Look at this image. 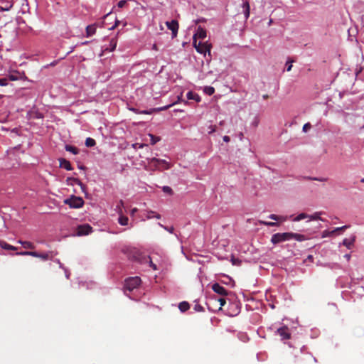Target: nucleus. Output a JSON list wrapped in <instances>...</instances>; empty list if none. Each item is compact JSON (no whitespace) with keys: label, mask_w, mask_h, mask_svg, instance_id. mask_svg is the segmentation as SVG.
I'll list each match as a JSON object with an SVG mask.
<instances>
[{"label":"nucleus","mask_w":364,"mask_h":364,"mask_svg":"<svg viewBox=\"0 0 364 364\" xmlns=\"http://www.w3.org/2000/svg\"><path fill=\"white\" fill-rule=\"evenodd\" d=\"M360 182L364 183V178H363L360 180Z\"/></svg>","instance_id":"nucleus-54"},{"label":"nucleus","mask_w":364,"mask_h":364,"mask_svg":"<svg viewBox=\"0 0 364 364\" xmlns=\"http://www.w3.org/2000/svg\"><path fill=\"white\" fill-rule=\"evenodd\" d=\"M96 32V27L95 24L89 25L86 27V36L87 37L92 36Z\"/></svg>","instance_id":"nucleus-19"},{"label":"nucleus","mask_w":364,"mask_h":364,"mask_svg":"<svg viewBox=\"0 0 364 364\" xmlns=\"http://www.w3.org/2000/svg\"><path fill=\"white\" fill-rule=\"evenodd\" d=\"M66 183L68 186H74L75 184L78 185L81 187L82 190L84 191L85 186L82 184V183L78 178L68 177L66 179Z\"/></svg>","instance_id":"nucleus-13"},{"label":"nucleus","mask_w":364,"mask_h":364,"mask_svg":"<svg viewBox=\"0 0 364 364\" xmlns=\"http://www.w3.org/2000/svg\"><path fill=\"white\" fill-rule=\"evenodd\" d=\"M8 85V80L6 78H0V85L6 86Z\"/></svg>","instance_id":"nucleus-42"},{"label":"nucleus","mask_w":364,"mask_h":364,"mask_svg":"<svg viewBox=\"0 0 364 364\" xmlns=\"http://www.w3.org/2000/svg\"><path fill=\"white\" fill-rule=\"evenodd\" d=\"M193 309L197 312H201L204 311V308L198 304L194 305Z\"/></svg>","instance_id":"nucleus-34"},{"label":"nucleus","mask_w":364,"mask_h":364,"mask_svg":"<svg viewBox=\"0 0 364 364\" xmlns=\"http://www.w3.org/2000/svg\"><path fill=\"white\" fill-rule=\"evenodd\" d=\"M296 358H298V360H299V361H302V360H304V358H301V357H299V358L298 356H296Z\"/></svg>","instance_id":"nucleus-51"},{"label":"nucleus","mask_w":364,"mask_h":364,"mask_svg":"<svg viewBox=\"0 0 364 364\" xmlns=\"http://www.w3.org/2000/svg\"><path fill=\"white\" fill-rule=\"evenodd\" d=\"M65 150L73 153V154H78V149L77 147L71 146V145H66Z\"/></svg>","instance_id":"nucleus-25"},{"label":"nucleus","mask_w":364,"mask_h":364,"mask_svg":"<svg viewBox=\"0 0 364 364\" xmlns=\"http://www.w3.org/2000/svg\"><path fill=\"white\" fill-rule=\"evenodd\" d=\"M187 98L188 100H193L198 102H199L200 101V97L198 94H196L192 91H189L187 93Z\"/></svg>","instance_id":"nucleus-20"},{"label":"nucleus","mask_w":364,"mask_h":364,"mask_svg":"<svg viewBox=\"0 0 364 364\" xmlns=\"http://www.w3.org/2000/svg\"><path fill=\"white\" fill-rule=\"evenodd\" d=\"M159 225L161 228H164L166 230H167L168 232H170V233H173V230H174L173 227H170V228H168V227H166V226L163 225H162V224H161V223H159Z\"/></svg>","instance_id":"nucleus-37"},{"label":"nucleus","mask_w":364,"mask_h":364,"mask_svg":"<svg viewBox=\"0 0 364 364\" xmlns=\"http://www.w3.org/2000/svg\"><path fill=\"white\" fill-rule=\"evenodd\" d=\"M141 284V279L139 277H129L125 279L124 289L125 291H132L137 288Z\"/></svg>","instance_id":"nucleus-5"},{"label":"nucleus","mask_w":364,"mask_h":364,"mask_svg":"<svg viewBox=\"0 0 364 364\" xmlns=\"http://www.w3.org/2000/svg\"><path fill=\"white\" fill-rule=\"evenodd\" d=\"M0 246L4 249V250H17V247H14V246H12L8 243H6V242L4 241H0Z\"/></svg>","instance_id":"nucleus-21"},{"label":"nucleus","mask_w":364,"mask_h":364,"mask_svg":"<svg viewBox=\"0 0 364 364\" xmlns=\"http://www.w3.org/2000/svg\"><path fill=\"white\" fill-rule=\"evenodd\" d=\"M18 243L21 244L23 248L25 249H29V250H34L36 248L33 243L29 241H23L21 240H18Z\"/></svg>","instance_id":"nucleus-18"},{"label":"nucleus","mask_w":364,"mask_h":364,"mask_svg":"<svg viewBox=\"0 0 364 364\" xmlns=\"http://www.w3.org/2000/svg\"><path fill=\"white\" fill-rule=\"evenodd\" d=\"M95 139H92V138H87L86 140H85V145L87 146V147H92V146H94L95 145Z\"/></svg>","instance_id":"nucleus-27"},{"label":"nucleus","mask_w":364,"mask_h":364,"mask_svg":"<svg viewBox=\"0 0 364 364\" xmlns=\"http://www.w3.org/2000/svg\"><path fill=\"white\" fill-rule=\"evenodd\" d=\"M162 190L164 193L171 195L173 193V190L169 186H164Z\"/></svg>","instance_id":"nucleus-36"},{"label":"nucleus","mask_w":364,"mask_h":364,"mask_svg":"<svg viewBox=\"0 0 364 364\" xmlns=\"http://www.w3.org/2000/svg\"><path fill=\"white\" fill-rule=\"evenodd\" d=\"M306 178H307L309 180L318 181H321V182L327 181V178H326L306 177Z\"/></svg>","instance_id":"nucleus-35"},{"label":"nucleus","mask_w":364,"mask_h":364,"mask_svg":"<svg viewBox=\"0 0 364 364\" xmlns=\"http://www.w3.org/2000/svg\"><path fill=\"white\" fill-rule=\"evenodd\" d=\"M269 218L270 219H272V220H278L280 218L279 216L277 215H274V214H271Z\"/></svg>","instance_id":"nucleus-44"},{"label":"nucleus","mask_w":364,"mask_h":364,"mask_svg":"<svg viewBox=\"0 0 364 364\" xmlns=\"http://www.w3.org/2000/svg\"><path fill=\"white\" fill-rule=\"evenodd\" d=\"M92 228L88 224L79 225L77 228V235L79 236L87 235L92 232Z\"/></svg>","instance_id":"nucleus-11"},{"label":"nucleus","mask_w":364,"mask_h":364,"mask_svg":"<svg viewBox=\"0 0 364 364\" xmlns=\"http://www.w3.org/2000/svg\"><path fill=\"white\" fill-rule=\"evenodd\" d=\"M263 98L264 99H267L268 98V95H263Z\"/></svg>","instance_id":"nucleus-52"},{"label":"nucleus","mask_w":364,"mask_h":364,"mask_svg":"<svg viewBox=\"0 0 364 364\" xmlns=\"http://www.w3.org/2000/svg\"><path fill=\"white\" fill-rule=\"evenodd\" d=\"M110 49L109 51H113L117 46V40L115 38H112L110 41Z\"/></svg>","instance_id":"nucleus-32"},{"label":"nucleus","mask_w":364,"mask_h":364,"mask_svg":"<svg viewBox=\"0 0 364 364\" xmlns=\"http://www.w3.org/2000/svg\"><path fill=\"white\" fill-rule=\"evenodd\" d=\"M59 161H60V168H63L68 171L73 170V167L69 161H68L65 159H60Z\"/></svg>","instance_id":"nucleus-15"},{"label":"nucleus","mask_w":364,"mask_h":364,"mask_svg":"<svg viewBox=\"0 0 364 364\" xmlns=\"http://www.w3.org/2000/svg\"><path fill=\"white\" fill-rule=\"evenodd\" d=\"M215 131V129L214 127V128L211 129V131L210 132V133L214 132Z\"/></svg>","instance_id":"nucleus-53"},{"label":"nucleus","mask_w":364,"mask_h":364,"mask_svg":"<svg viewBox=\"0 0 364 364\" xmlns=\"http://www.w3.org/2000/svg\"><path fill=\"white\" fill-rule=\"evenodd\" d=\"M123 207H124V202H123V200H120L119 201L118 205H117V212H118L119 210H122V208H123Z\"/></svg>","instance_id":"nucleus-40"},{"label":"nucleus","mask_w":364,"mask_h":364,"mask_svg":"<svg viewBox=\"0 0 364 364\" xmlns=\"http://www.w3.org/2000/svg\"><path fill=\"white\" fill-rule=\"evenodd\" d=\"M193 44L197 52H198L200 54H204L205 56L206 55V53H208V55L210 56V50L212 48L210 43H208V42H198L197 40H195L193 41Z\"/></svg>","instance_id":"nucleus-4"},{"label":"nucleus","mask_w":364,"mask_h":364,"mask_svg":"<svg viewBox=\"0 0 364 364\" xmlns=\"http://www.w3.org/2000/svg\"><path fill=\"white\" fill-rule=\"evenodd\" d=\"M321 215V212H316V213H314L313 215H309V218L311 220H321L320 218Z\"/></svg>","instance_id":"nucleus-28"},{"label":"nucleus","mask_w":364,"mask_h":364,"mask_svg":"<svg viewBox=\"0 0 364 364\" xmlns=\"http://www.w3.org/2000/svg\"><path fill=\"white\" fill-rule=\"evenodd\" d=\"M143 263H149V266L154 270H156L157 269L156 265L152 262L151 258L149 256H146L145 255V258H144V262Z\"/></svg>","instance_id":"nucleus-23"},{"label":"nucleus","mask_w":364,"mask_h":364,"mask_svg":"<svg viewBox=\"0 0 364 364\" xmlns=\"http://www.w3.org/2000/svg\"><path fill=\"white\" fill-rule=\"evenodd\" d=\"M277 333L281 337L282 340H288L291 338L289 328L287 326H283L277 330Z\"/></svg>","instance_id":"nucleus-9"},{"label":"nucleus","mask_w":364,"mask_h":364,"mask_svg":"<svg viewBox=\"0 0 364 364\" xmlns=\"http://www.w3.org/2000/svg\"><path fill=\"white\" fill-rule=\"evenodd\" d=\"M344 257L348 260L349 261L350 259V254H346L344 255Z\"/></svg>","instance_id":"nucleus-49"},{"label":"nucleus","mask_w":364,"mask_h":364,"mask_svg":"<svg viewBox=\"0 0 364 364\" xmlns=\"http://www.w3.org/2000/svg\"><path fill=\"white\" fill-rule=\"evenodd\" d=\"M294 62V60H291L290 58L288 59V60L286 63V70L287 71L289 72L292 68V63Z\"/></svg>","instance_id":"nucleus-31"},{"label":"nucleus","mask_w":364,"mask_h":364,"mask_svg":"<svg viewBox=\"0 0 364 364\" xmlns=\"http://www.w3.org/2000/svg\"><path fill=\"white\" fill-rule=\"evenodd\" d=\"M206 31L201 26H199L197 32L193 35V41L197 40V38L203 40L206 38Z\"/></svg>","instance_id":"nucleus-14"},{"label":"nucleus","mask_w":364,"mask_h":364,"mask_svg":"<svg viewBox=\"0 0 364 364\" xmlns=\"http://www.w3.org/2000/svg\"><path fill=\"white\" fill-rule=\"evenodd\" d=\"M311 128V124L308 122L303 126V132H306Z\"/></svg>","instance_id":"nucleus-38"},{"label":"nucleus","mask_w":364,"mask_h":364,"mask_svg":"<svg viewBox=\"0 0 364 364\" xmlns=\"http://www.w3.org/2000/svg\"><path fill=\"white\" fill-rule=\"evenodd\" d=\"M149 136L151 139V144L152 145H154L161 140V138L159 136H156L152 134H149Z\"/></svg>","instance_id":"nucleus-26"},{"label":"nucleus","mask_w":364,"mask_h":364,"mask_svg":"<svg viewBox=\"0 0 364 364\" xmlns=\"http://www.w3.org/2000/svg\"><path fill=\"white\" fill-rule=\"evenodd\" d=\"M149 164H153L155 168H159L161 166L164 169L168 170L171 168V164L164 159L157 158L147 159Z\"/></svg>","instance_id":"nucleus-8"},{"label":"nucleus","mask_w":364,"mask_h":364,"mask_svg":"<svg viewBox=\"0 0 364 364\" xmlns=\"http://www.w3.org/2000/svg\"><path fill=\"white\" fill-rule=\"evenodd\" d=\"M126 4H127V1L126 0H121V1H119L118 2L117 6L119 8H123Z\"/></svg>","instance_id":"nucleus-41"},{"label":"nucleus","mask_w":364,"mask_h":364,"mask_svg":"<svg viewBox=\"0 0 364 364\" xmlns=\"http://www.w3.org/2000/svg\"><path fill=\"white\" fill-rule=\"evenodd\" d=\"M212 289L214 292L221 295V296H226L228 295V291L221 285H220L218 283H215L213 284Z\"/></svg>","instance_id":"nucleus-12"},{"label":"nucleus","mask_w":364,"mask_h":364,"mask_svg":"<svg viewBox=\"0 0 364 364\" xmlns=\"http://www.w3.org/2000/svg\"><path fill=\"white\" fill-rule=\"evenodd\" d=\"M205 92L208 95H212L215 92V89H214V87H210V86L206 87L205 88Z\"/></svg>","instance_id":"nucleus-33"},{"label":"nucleus","mask_w":364,"mask_h":364,"mask_svg":"<svg viewBox=\"0 0 364 364\" xmlns=\"http://www.w3.org/2000/svg\"><path fill=\"white\" fill-rule=\"evenodd\" d=\"M166 25L168 29L172 32V38H176L178 34V23L176 20H172L171 21H166Z\"/></svg>","instance_id":"nucleus-10"},{"label":"nucleus","mask_w":364,"mask_h":364,"mask_svg":"<svg viewBox=\"0 0 364 364\" xmlns=\"http://www.w3.org/2000/svg\"><path fill=\"white\" fill-rule=\"evenodd\" d=\"M308 358H309V359H311V360L312 359V358H311V356H309ZM313 360H315V358H313Z\"/></svg>","instance_id":"nucleus-55"},{"label":"nucleus","mask_w":364,"mask_h":364,"mask_svg":"<svg viewBox=\"0 0 364 364\" xmlns=\"http://www.w3.org/2000/svg\"><path fill=\"white\" fill-rule=\"evenodd\" d=\"M292 239H294L298 241H304L305 240V236L301 234L294 232L276 233L272 236L271 242L274 245H276L279 242L290 240Z\"/></svg>","instance_id":"nucleus-1"},{"label":"nucleus","mask_w":364,"mask_h":364,"mask_svg":"<svg viewBox=\"0 0 364 364\" xmlns=\"http://www.w3.org/2000/svg\"><path fill=\"white\" fill-rule=\"evenodd\" d=\"M223 141L225 142H229L230 141V139L228 136H223Z\"/></svg>","instance_id":"nucleus-47"},{"label":"nucleus","mask_w":364,"mask_h":364,"mask_svg":"<svg viewBox=\"0 0 364 364\" xmlns=\"http://www.w3.org/2000/svg\"><path fill=\"white\" fill-rule=\"evenodd\" d=\"M123 251L130 260L140 263L144 262V258H145V255H143L138 249L135 247H127Z\"/></svg>","instance_id":"nucleus-2"},{"label":"nucleus","mask_w":364,"mask_h":364,"mask_svg":"<svg viewBox=\"0 0 364 364\" xmlns=\"http://www.w3.org/2000/svg\"><path fill=\"white\" fill-rule=\"evenodd\" d=\"M146 217L147 219H151L152 218H156L157 219H160L161 218V215L159 214V213H156L154 211L149 210V211L147 212V214H146Z\"/></svg>","instance_id":"nucleus-24"},{"label":"nucleus","mask_w":364,"mask_h":364,"mask_svg":"<svg viewBox=\"0 0 364 364\" xmlns=\"http://www.w3.org/2000/svg\"><path fill=\"white\" fill-rule=\"evenodd\" d=\"M181 101H183L181 100V96H178L177 101H176V102H173L171 104H169L168 105L164 106V107L154 108V109H151L149 110H143V111H140V112H137L134 109H132V110L134 111L136 113L144 114H152L154 112H156L167 110L168 109L171 107L173 105H176L177 103H179Z\"/></svg>","instance_id":"nucleus-7"},{"label":"nucleus","mask_w":364,"mask_h":364,"mask_svg":"<svg viewBox=\"0 0 364 364\" xmlns=\"http://www.w3.org/2000/svg\"><path fill=\"white\" fill-rule=\"evenodd\" d=\"M118 214L119 215L118 222L121 225H127L128 224L129 219L127 216L123 215L122 210H119Z\"/></svg>","instance_id":"nucleus-16"},{"label":"nucleus","mask_w":364,"mask_h":364,"mask_svg":"<svg viewBox=\"0 0 364 364\" xmlns=\"http://www.w3.org/2000/svg\"><path fill=\"white\" fill-rule=\"evenodd\" d=\"M190 308V305L188 304V302L187 301H182L181 303H179V305H178V309H180V311L181 312H186V311H188Z\"/></svg>","instance_id":"nucleus-22"},{"label":"nucleus","mask_w":364,"mask_h":364,"mask_svg":"<svg viewBox=\"0 0 364 364\" xmlns=\"http://www.w3.org/2000/svg\"><path fill=\"white\" fill-rule=\"evenodd\" d=\"M119 23V21L117 20V21H115V24H114V26H112L110 29H114L115 27H117V26H118Z\"/></svg>","instance_id":"nucleus-50"},{"label":"nucleus","mask_w":364,"mask_h":364,"mask_svg":"<svg viewBox=\"0 0 364 364\" xmlns=\"http://www.w3.org/2000/svg\"><path fill=\"white\" fill-rule=\"evenodd\" d=\"M346 228H347V226H346V225H344V226H343V227H340V228H336V229H335V230H333L332 232H336V231H341V230H345V229H346Z\"/></svg>","instance_id":"nucleus-46"},{"label":"nucleus","mask_w":364,"mask_h":364,"mask_svg":"<svg viewBox=\"0 0 364 364\" xmlns=\"http://www.w3.org/2000/svg\"><path fill=\"white\" fill-rule=\"evenodd\" d=\"M16 255L23 256H32L34 257L41 258L43 260H48L52 259L53 257L56 255V253L53 255V252H49L46 253H38L35 251H23L17 252Z\"/></svg>","instance_id":"nucleus-3"},{"label":"nucleus","mask_w":364,"mask_h":364,"mask_svg":"<svg viewBox=\"0 0 364 364\" xmlns=\"http://www.w3.org/2000/svg\"><path fill=\"white\" fill-rule=\"evenodd\" d=\"M308 258H309V259H312V258H313V257H312L311 255H310V256H309V257H308Z\"/></svg>","instance_id":"nucleus-56"},{"label":"nucleus","mask_w":364,"mask_h":364,"mask_svg":"<svg viewBox=\"0 0 364 364\" xmlns=\"http://www.w3.org/2000/svg\"><path fill=\"white\" fill-rule=\"evenodd\" d=\"M218 301L220 302L221 306H224L226 303V301L224 298L219 299Z\"/></svg>","instance_id":"nucleus-45"},{"label":"nucleus","mask_w":364,"mask_h":364,"mask_svg":"<svg viewBox=\"0 0 364 364\" xmlns=\"http://www.w3.org/2000/svg\"><path fill=\"white\" fill-rule=\"evenodd\" d=\"M309 215H307L306 213H300L294 219L295 221H299V220H301L303 219H305V218H309Z\"/></svg>","instance_id":"nucleus-30"},{"label":"nucleus","mask_w":364,"mask_h":364,"mask_svg":"<svg viewBox=\"0 0 364 364\" xmlns=\"http://www.w3.org/2000/svg\"><path fill=\"white\" fill-rule=\"evenodd\" d=\"M137 211H138V209L136 208H133L131 210V215H134Z\"/></svg>","instance_id":"nucleus-48"},{"label":"nucleus","mask_w":364,"mask_h":364,"mask_svg":"<svg viewBox=\"0 0 364 364\" xmlns=\"http://www.w3.org/2000/svg\"><path fill=\"white\" fill-rule=\"evenodd\" d=\"M64 203L68 205L71 208H80L83 206L84 200L81 197L71 196L64 200Z\"/></svg>","instance_id":"nucleus-6"},{"label":"nucleus","mask_w":364,"mask_h":364,"mask_svg":"<svg viewBox=\"0 0 364 364\" xmlns=\"http://www.w3.org/2000/svg\"><path fill=\"white\" fill-rule=\"evenodd\" d=\"M259 224H262V225H264L266 226H269V227L277 226L279 225L276 222H266V221L259 220Z\"/></svg>","instance_id":"nucleus-29"},{"label":"nucleus","mask_w":364,"mask_h":364,"mask_svg":"<svg viewBox=\"0 0 364 364\" xmlns=\"http://www.w3.org/2000/svg\"><path fill=\"white\" fill-rule=\"evenodd\" d=\"M147 145L146 144H133V146L134 149H137V148H143L144 146H146Z\"/></svg>","instance_id":"nucleus-43"},{"label":"nucleus","mask_w":364,"mask_h":364,"mask_svg":"<svg viewBox=\"0 0 364 364\" xmlns=\"http://www.w3.org/2000/svg\"><path fill=\"white\" fill-rule=\"evenodd\" d=\"M355 236H353L350 239H348V238H345L343 240V245L344 246H346L348 249H351L352 247L354 245V242H355Z\"/></svg>","instance_id":"nucleus-17"},{"label":"nucleus","mask_w":364,"mask_h":364,"mask_svg":"<svg viewBox=\"0 0 364 364\" xmlns=\"http://www.w3.org/2000/svg\"><path fill=\"white\" fill-rule=\"evenodd\" d=\"M245 6L246 7L245 14L246 18H248V16L250 15V5H249L248 2H245Z\"/></svg>","instance_id":"nucleus-39"}]
</instances>
